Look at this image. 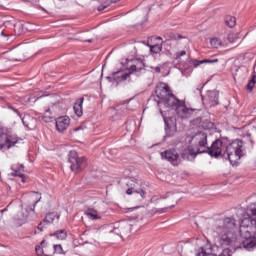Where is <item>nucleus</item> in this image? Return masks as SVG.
Masks as SVG:
<instances>
[{
    "instance_id": "15",
    "label": "nucleus",
    "mask_w": 256,
    "mask_h": 256,
    "mask_svg": "<svg viewBox=\"0 0 256 256\" xmlns=\"http://www.w3.org/2000/svg\"><path fill=\"white\" fill-rule=\"evenodd\" d=\"M207 99L210 103V107H215V105H219V91L217 90L208 91Z\"/></svg>"
},
{
    "instance_id": "45",
    "label": "nucleus",
    "mask_w": 256,
    "mask_h": 256,
    "mask_svg": "<svg viewBox=\"0 0 256 256\" xmlns=\"http://www.w3.org/2000/svg\"><path fill=\"white\" fill-rule=\"evenodd\" d=\"M80 129H81V127H78V128L75 129V131H80Z\"/></svg>"
},
{
    "instance_id": "42",
    "label": "nucleus",
    "mask_w": 256,
    "mask_h": 256,
    "mask_svg": "<svg viewBox=\"0 0 256 256\" xmlns=\"http://www.w3.org/2000/svg\"><path fill=\"white\" fill-rule=\"evenodd\" d=\"M206 127H213V123L209 122L208 125Z\"/></svg>"
},
{
    "instance_id": "13",
    "label": "nucleus",
    "mask_w": 256,
    "mask_h": 256,
    "mask_svg": "<svg viewBox=\"0 0 256 256\" xmlns=\"http://www.w3.org/2000/svg\"><path fill=\"white\" fill-rule=\"evenodd\" d=\"M162 102L166 107H170L171 109H177L179 107L181 100L177 99L175 95H173V92L168 94L167 97H165Z\"/></svg>"
},
{
    "instance_id": "29",
    "label": "nucleus",
    "mask_w": 256,
    "mask_h": 256,
    "mask_svg": "<svg viewBox=\"0 0 256 256\" xmlns=\"http://www.w3.org/2000/svg\"><path fill=\"white\" fill-rule=\"evenodd\" d=\"M255 83H256V76L254 75L252 76V78L250 79V81L246 86L247 91L251 93V91H253V87H255Z\"/></svg>"
},
{
    "instance_id": "27",
    "label": "nucleus",
    "mask_w": 256,
    "mask_h": 256,
    "mask_svg": "<svg viewBox=\"0 0 256 256\" xmlns=\"http://www.w3.org/2000/svg\"><path fill=\"white\" fill-rule=\"evenodd\" d=\"M166 41H177V39H181V35L179 34H175L173 32H170V33H166L164 35Z\"/></svg>"
},
{
    "instance_id": "30",
    "label": "nucleus",
    "mask_w": 256,
    "mask_h": 256,
    "mask_svg": "<svg viewBox=\"0 0 256 256\" xmlns=\"http://www.w3.org/2000/svg\"><path fill=\"white\" fill-rule=\"evenodd\" d=\"M12 175L13 177H20L22 183H25V174L21 173V171L13 169Z\"/></svg>"
},
{
    "instance_id": "9",
    "label": "nucleus",
    "mask_w": 256,
    "mask_h": 256,
    "mask_svg": "<svg viewBox=\"0 0 256 256\" xmlns=\"http://www.w3.org/2000/svg\"><path fill=\"white\" fill-rule=\"evenodd\" d=\"M162 159H165L175 167L181 163V156H179V153L175 149H169L164 152H161Z\"/></svg>"
},
{
    "instance_id": "20",
    "label": "nucleus",
    "mask_w": 256,
    "mask_h": 256,
    "mask_svg": "<svg viewBox=\"0 0 256 256\" xmlns=\"http://www.w3.org/2000/svg\"><path fill=\"white\" fill-rule=\"evenodd\" d=\"M23 125H25L26 127H31V123H33L34 119L31 115L29 114H21V117H20Z\"/></svg>"
},
{
    "instance_id": "19",
    "label": "nucleus",
    "mask_w": 256,
    "mask_h": 256,
    "mask_svg": "<svg viewBox=\"0 0 256 256\" xmlns=\"http://www.w3.org/2000/svg\"><path fill=\"white\" fill-rule=\"evenodd\" d=\"M85 215L88 217V219H92V221H97V219H101V215H99V212L94 208H88L85 212Z\"/></svg>"
},
{
    "instance_id": "38",
    "label": "nucleus",
    "mask_w": 256,
    "mask_h": 256,
    "mask_svg": "<svg viewBox=\"0 0 256 256\" xmlns=\"http://www.w3.org/2000/svg\"><path fill=\"white\" fill-rule=\"evenodd\" d=\"M50 112H51V109L46 110L44 119H53V117H51V115H49Z\"/></svg>"
},
{
    "instance_id": "39",
    "label": "nucleus",
    "mask_w": 256,
    "mask_h": 256,
    "mask_svg": "<svg viewBox=\"0 0 256 256\" xmlns=\"http://www.w3.org/2000/svg\"><path fill=\"white\" fill-rule=\"evenodd\" d=\"M154 71H155L156 73H161V67L156 66V67L154 68Z\"/></svg>"
},
{
    "instance_id": "6",
    "label": "nucleus",
    "mask_w": 256,
    "mask_h": 256,
    "mask_svg": "<svg viewBox=\"0 0 256 256\" xmlns=\"http://www.w3.org/2000/svg\"><path fill=\"white\" fill-rule=\"evenodd\" d=\"M18 142L17 136L9 135L0 128V150L11 149V147H15Z\"/></svg>"
},
{
    "instance_id": "44",
    "label": "nucleus",
    "mask_w": 256,
    "mask_h": 256,
    "mask_svg": "<svg viewBox=\"0 0 256 256\" xmlns=\"http://www.w3.org/2000/svg\"><path fill=\"white\" fill-rule=\"evenodd\" d=\"M197 123H201V118L196 119Z\"/></svg>"
},
{
    "instance_id": "1",
    "label": "nucleus",
    "mask_w": 256,
    "mask_h": 256,
    "mask_svg": "<svg viewBox=\"0 0 256 256\" xmlns=\"http://www.w3.org/2000/svg\"><path fill=\"white\" fill-rule=\"evenodd\" d=\"M246 218H243L240 224V237L242 247L251 251L256 247V203L250 204L246 209Z\"/></svg>"
},
{
    "instance_id": "4",
    "label": "nucleus",
    "mask_w": 256,
    "mask_h": 256,
    "mask_svg": "<svg viewBox=\"0 0 256 256\" xmlns=\"http://www.w3.org/2000/svg\"><path fill=\"white\" fill-rule=\"evenodd\" d=\"M68 161L71 163L70 169L73 173H81V171L87 167V158L79 157L77 151L69 152Z\"/></svg>"
},
{
    "instance_id": "40",
    "label": "nucleus",
    "mask_w": 256,
    "mask_h": 256,
    "mask_svg": "<svg viewBox=\"0 0 256 256\" xmlns=\"http://www.w3.org/2000/svg\"><path fill=\"white\" fill-rule=\"evenodd\" d=\"M38 229H39L40 231H43V222H41V223L38 225Z\"/></svg>"
},
{
    "instance_id": "16",
    "label": "nucleus",
    "mask_w": 256,
    "mask_h": 256,
    "mask_svg": "<svg viewBox=\"0 0 256 256\" xmlns=\"http://www.w3.org/2000/svg\"><path fill=\"white\" fill-rule=\"evenodd\" d=\"M83 101H85V98H79L76 100L74 104V112L77 117H82L83 116Z\"/></svg>"
},
{
    "instance_id": "33",
    "label": "nucleus",
    "mask_w": 256,
    "mask_h": 256,
    "mask_svg": "<svg viewBox=\"0 0 256 256\" xmlns=\"http://www.w3.org/2000/svg\"><path fill=\"white\" fill-rule=\"evenodd\" d=\"M184 55H187V51L182 50L181 52H177V53L175 54V59H176V61L179 60V59H181V57H184Z\"/></svg>"
},
{
    "instance_id": "23",
    "label": "nucleus",
    "mask_w": 256,
    "mask_h": 256,
    "mask_svg": "<svg viewBox=\"0 0 256 256\" xmlns=\"http://www.w3.org/2000/svg\"><path fill=\"white\" fill-rule=\"evenodd\" d=\"M52 237H56L59 241H63L67 239V231L65 230H58L54 234H52Z\"/></svg>"
},
{
    "instance_id": "2",
    "label": "nucleus",
    "mask_w": 256,
    "mask_h": 256,
    "mask_svg": "<svg viewBox=\"0 0 256 256\" xmlns=\"http://www.w3.org/2000/svg\"><path fill=\"white\" fill-rule=\"evenodd\" d=\"M143 69H145V63L143 60L134 58L128 61V72L123 70L113 72L111 76L107 77V79L110 83H116V85H119V83L127 81L129 77H131V73H137Z\"/></svg>"
},
{
    "instance_id": "43",
    "label": "nucleus",
    "mask_w": 256,
    "mask_h": 256,
    "mask_svg": "<svg viewBox=\"0 0 256 256\" xmlns=\"http://www.w3.org/2000/svg\"><path fill=\"white\" fill-rule=\"evenodd\" d=\"M86 43H93V40L92 39H88V40H86Z\"/></svg>"
},
{
    "instance_id": "5",
    "label": "nucleus",
    "mask_w": 256,
    "mask_h": 256,
    "mask_svg": "<svg viewBox=\"0 0 256 256\" xmlns=\"http://www.w3.org/2000/svg\"><path fill=\"white\" fill-rule=\"evenodd\" d=\"M187 143H193L195 145V149H200L201 151H205L207 149V133L198 132L193 136L186 137Z\"/></svg>"
},
{
    "instance_id": "25",
    "label": "nucleus",
    "mask_w": 256,
    "mask_h": 256,
    "mask_svg": "<svg viewBox=\"0 0 256 256\" xmlns=\"http://www.w3.org/2000/svg\"><path fill=\"white\" fill-rule=\"evenodd\" d=\"M149 48L150 52L154 55H158V53H161V51H163V46L161 44L150 45Z\"/></svg>"
},
{
    "instance_id": "14",
    "label": "nucleus",
    "mask_w": 256,
    "mask_h": 256,
    "mask_svg": "<svg viewBox=\"0 0 256 256\" xmlns=\"http://www.w3.org/2000/svg\"><path fill=\"white\" fill-rule=\"evenodd\" d=\"M71 124V119L69 116H62L56 120V129L59 133H63V131H67V128Z\"/></svg>"
},
{
    "instance_id": "46",
    "label": "nucleus",
    "mask_w": 256,
    "mask_h": 256,
    "mask_svg": "<svg viewBox=\"0 0 256 256\" xmlns=\"http://www.w3.org/2000/svg\"><path fill=\"white\" fill-rule=\"evenodd\" d=\"M100 2H103L104 0H99Z\"/></svg>"
},
{
    "instance_id": "17",
    "label": "nucleus",
    "mask_w": 256,
    "mask_h": 256,
    "mask_svg": "<svg viewBox=\"0 0 256 256\" xmlns=\"http://www.w3.org/2000/svg\"><path fill=\"white\" fill-rule=\"evenodd\" d=\"M165 122V131H166V135L168 137H173L175 136V133H177V125L176 124H172L169 125V121H167V119H164Z\"/></svg>"
},
{
    "instance_id": "21",
    "label": "nucleus",
    "mask_w": 256,
    "mask_h": 256,
    "mask_svg": "<svg viewBox=\"0 0 256 256\" xmlns=\"http://www.w3.org/2000/svg\"><path fill=\"white\" fill-rule=\"evenodd\" d=\"M219 59H205V60H193L192 65L194 67H199V65H203V63H218Z\"/></svg>"
},
{
    "instance_id": "34",
    "label": "nucleus",
    "mask_w": 256,
    "mask_h": 256,
    "mask_svg": "<svg viewBox=\"0 0 256 256\" xmlns=\"http://www.w3.org/2000/svg\"><path fill=\"white\" fill-rule=\"evenodd\" d=\"M235 39H237V34H235V33H230V34L228 35V41H229V43H235Z\"/></svg>"
},
{
    "instance_id": "37",
    "label": "nucleus",
    "mask_w": 256,
    "mask_h": 256,
    "mask_svg": "<svg viewBox=\"0 0 256 256\" xmlns=\"http://www.w3.org/2000/svg\"><path fill=\"white\" fill-rule=\"evenodd\" d=\"M8 109H10L11 111H13L14 113H17L18 117H21V112H19L18 109H16L15 107L8 105Z\"/></svg>"
},
{
    "instance_id": "11",
    "label": "nucleus",
    "mask_w": 256,
    "mask_h": 256,
    "mask_svg": "<svg viewBox=\"0 0 256 256\" xmlns=\"http://www.w3.org/2000/svg\"><path fill=\"white\" fill-rule=\"evenodd\" d=\"M176 113L180 119H189L193 113H195V109L188 108L185 105V102L181 101L180 105L176 107Z\"/></svg>"
},
{
    "instance_id": "7",
    "label": "nucleus",
    "mask_w": 256,
    "mask_h": 256,
    "mask_svg": "<svg viewBox=\"0 0 256 256\" xmlns=\"http://www.w3.org/2000/svg\"><path fill=\"white\" fill-rule=\"evenodd\" d=\"M203 151L204 153H208L210 157H215V159H217V157H223V141L217 139L210 147L206 146V149Z\"/></svg>"
},
{
    "instance_id": "24",
    "label": "nucleus",
    "mask_w": 256,
    "mask_h": 256,
    "mask_svg": "<svg viewBox=\"0 0 256 256\" xmlns=\"http://www.w3.org/2000/svg\"><path fill=\"white\" fill-rule=\"evenodd\" d=\"M118 229H121L122 233H131L132 226L127 222H122L118 224Z\"/></svg>"
},
{
    "instance_id": "26",
    "label": "nucleus",
    "mask_w": 256,
    "mask_h": 256,
    "mask_svg": "<svg viewBox=\"0 0 256 256\" xmlns=\"http://www.w3.org/2000/svg\"><path fill=\"white\" fill-rule=\"evenodd\" d=\"M225 23L228 27L233 28L237 25V19L233 16H226Z\"/></svg>"
},
{
    "instance_id": "32",
    "label": "nucleus",
    "mask_w": 256,
    "mask_h": 256,
    "mask_svg": "<svg viewBox=\"0 0 256 256\" xmlns=\"http://www.w3.org/2000/svg\"><path fill=\"white\" fill-rule=\"evenodd\" d=\"M198 256H217V255L211 252H207V250L205 249H202L201 252L198 254Z\"/></svg>"
},
{
    "instance_id": "35",
    "label": "nucleus",
    "mask_w": 256,
    "mask_h": 256,
    "mask_svg": "<svg viewBox=\"0 0 256 256\" xmlns=\"http://www.w3.org/2000/svg\"><path fill=\"white\" fill-rule=\"evenodd\" d=\"M109 0L105 1V4H102L98 7V11H104V9H107V7H109Z\"/></svg>"
},
{
    "instance_id": "41",
    "label": "nucleus",
    "mask_w": 256,
    "mask_h": 256,
    "mask_svg": "<svg viewBox=\"0 0 256 256\" xmlns=\"http://www.w3.org/2000/svg\"><path fill=\"white\" fill-rule=\"evenodd\" d=\"M167 210V208H161L160 210H158L159 213H165V211Z\"/></svg>"
},
{
    "instance_id": "22",
    "label": "nucleus",
    "mask_w": 256,
    "mask_h": 256,
    "mask_svg": "<svg viewBox=\"0 0 256 256\" xmlns=\"http://www.w3.org/2000/svg\"><path fill=\"white\" fill-rule=\"evenodd\" d=\"M55 219H59L57 213L50 212L46 214V217L44 218V223L51 224L53 223V221H55Z\"/></svg>"
},
{
    "instance_id": "8",
    "label": "nucleus",
    "mask_w": 256,
    "mask_h": 256,
    "mask_svg": "<svg viewBox=\"0 0 256 256\" xmlns=\"http://www.w3.org/2000/svg\"><path fill=\"white\" fill-rule=\"evenodd\" d=\"M126 185L128 187V189L126 190L127 195H133V193H137L142 197V199H145L146 193L143 191V189H136L137 187H139V180L133 177L128 178L126 181Z\"/></svg>"
},
{
    "instance_id": "18",
    "label": "nucleus",
    "mask_w": 256,
    "mask_h": 256,
    "mask_svg": "<svg viewBox=\"0 0 256 256\" xmlns=\"http://www.w3.org/2000/svg\"><path fill=\"white\" fill-rule=\"evenodd\" d=\"M47 242L42 240L39 246H36L35 251L38 256H47Z\"/></svg>"
},
{
    "instance_id": "12",
    "label": "nucleus",
    "mask_w": 256,
    "mask_h": 256,
    "mask_svg": "<svg viewBox=\"0 0 256 256\" xmlns=\"http://www.w3.org/2000/svg\"><path fill=\"white\" fill-rule=\"evenodd\" d=\"M155 93L157 97L160 99V101H163L165 97L169 96L172 92H171V89L169 88V85L165 83H160L156 87Z\"/></svg>"
},
{
    "instance_id": "36",
    "label": "nucleus",
    "mask_w": 256,
    "mask_h": 256,
    "mask_svg": "<svg viewBox=\"0 0 256 256\" xmlns=\"http://www.w3.org/2000/svg\"><path fill=\"white\" fill-rule=\"evenodd\" d=\"M34 195H38V192H33ZM39 201H41V194H39L38 199L35 201L33 208H31L30 210L35 211V205H37V203H39Z\"/></svg>"
},
{
    "instance_id": "31",
    "label": "nucleus",
    "mask_w": 256,
    "mask_h": 256,
    "mask_svg": "<svg viewBox=\"0 0 256 256\" xmlns=\"http://www.w3.org/2000/svg\"><path fill=\"white\" fill-rule=\"evenodd\" d=\"M53 251L54 253H57V255H61L63 254V246H61V244H55L53 246Z\"/></svg>"
},
{
    "instance_id": "3",
    "label": "nucleus",
    "mask_w": 256,
    "mask_h": 256,
    "mask_svg": "<svg viewBox=\"0 0 256 256\" xmlns=\"http://www.w3.org/2000/svg\"><path fill=\"white\" fill-rule=\"evenodd\" d=\"M243 155H245V146L242 140L236 139L228 144L222 157L227 159L231 165H237Z\"/></svg>"
},
{
    "instance_id": "10",
    "label": "nucleus",
    "mask_w": 256,
    "mask_h": 256,
    "mask_svg": "<svg viewBox=\"0 0 256 256\" xmlns=\"http://www.w3.org/2000/svg\"><path fill=\"white\" fill-rule=\"evenodd\" d=\"M199 153H205V151L202 150L201 148H195L193 146H188L187 148H185L182 151L181 159H183L184 161H193V159H195V157H197V155H199Z\"/></svg>"
},
{
    "instance_id": "28",
    "label": "nucleus",
    "mask_w": 256,
    "mask_h": 256,
    "mask_svg": "<svg viewBox=\"0 0 256 256\" xmlns=\"http://www.w3.org/2000/svg\"><path fill=\"white\" fill-rule=\"evenodd\" d=\"M222 44H223V42L221 41V39H219L217 37L210 39V45L214 49H219V47H221Z\"/></svg>"
}]
</instances>
